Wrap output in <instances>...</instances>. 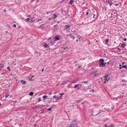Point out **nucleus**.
<instances>
[{
  "label": "nucleus",
  "mask_w": 127,
  "mask_h": 127,
  "mask_svg": "<svg viewBox=\"0 0 127 127\" xmlns=\"http://www.w3.org/2000/svg\"><path fill=\"white\" fill-rule=\"evenodd\" d=\"M1 105V103H0V105Z\"/></svg>",
  "instance_id": "obj_63"
},
{
  "label": "nucleus",
  "mask_w": 127,
  "mask_h": 127,
  "mask_svg": "<svg viewBox=\"0 0 127 127\" xmlns=\"http://www.w3.org/2000/svg\"><path fill=\"white\" fill-rule=\"evenodd\" d=\"M21 82L23 84H25V81L23 80H21Z\"/></svg>",
  "instance_id": "obj_13"
},
{
  "label": "nucleus",
  "mask_w": 127,
  "mask_h": 127,
  "mask_svg": "<svg viewBox=\"0 0 127 127\" xmlns=\"http://www.w3.org/2000/svg\"><path fill=\"white\" fill-rule=\"evenodd\" d=\"M1 67H0V70L1 69Z\"/></svg>",
  "instance_id": "obj_49"
},
{
  "label": "nucleus",
  "mask_w": 127,
  "mask_h": 127,
  "mask_svg": "<svg viewBox=\"0 0 127 127\" xmlns=\"http://www.w3.org/2000/svg\"><path fill=\"white\" fill-rule=\"evenodd\" d=\"M105 40H106L105 43L107 44L108 43V42L109 41V39H106Z\"/></svg>",
  "instance_id": "obj_19"
},
{
  "label": "nucleus",
  "mask_w": 127,
  "mask_h": 127,
  "mask_svg": "<svg viewBox=\"0 0 127 127\" xmlns=\"http://www.w3.org/2000/svg\"><path fill=\"white\" fill-rule=\"evenodd\" d=\"M119 5V4L118 3L117 4H115V5L116 6H117Z\"/></svg>",
  "instance_id": "obj_33"
},
{
  "label": "nucleus",
  "mask_w": 127,
  "mask_h": 127,
  "mask_svg": "<svg viewBox=\"0 0 127 127\" xmlns=\"http://www.w3.org/2000/svg\"><path fill=\"white\" fill-rule=\"evenodd\" d=\"M33 94V93L32 92H31L29 94V95L31 96H32Z\"/></svg>",
  "instance_id": "obj_18"
},
{
  "label": "nucleus",
  "mask_w": 127,
  "mask_h": 127,
  "mask_svg": "<svg viewBox=\"0 0 127 127\" xmlns=\"http://www.w3.org/2000/svg\"><path fill=\"white\" fill-rule=\"evenodd\" d=\"M7 69L8 70H9V71H10V67H7Z\"/></svg>",
  "instance_id": "obj_22"
},
{
  "label": "nucleus",
  "mask_w": 127,
  "mask_h": 127,
  "mask_svg": "<svg viewBox=\"0 0 127 127\" xmlns=\"http://www.w3.org/2000/svg\"><path fill=\"white\" fill-rule=\"evenodd\" d=\"M73 1L72 0H71L70 1H69V3L70 4H72V3H73Z\"/></svg>",
  "instance_id": "obj_15"
},
{
  "label": "nucleus",
  "mask_w": 127,
  "mask_h": 127,
  "mask_svg": "<svg viewBox=\"0 0 127 127\" xmlns=\"http://www.w3.org/2000/svg\"><path fill=\"white\" fill-rule=\"evenodd\" d=\"M70 37L73 40L74 39H75V37L71 35H70Z\"/></svg>",
  "instance_id": "obj_10"
},
{
  "label": "nucleus",
  "mask_w": 127,
  "mask_h": 127,
  "mask_svg": "<svg viewBox=\"0 0 127 127\" xmlns=\"http://www.w3.org/2000/svg\"><path fill=\"white\" fill-rule=\"evenodd\" d=\"M47 97V96H46V95H44L42 97V98H46Z\"/></svg>",
  "instance_id": "obj_20"
},
{
  "label": "nucleus",
  "mask_w": 127,
  "mask_h": 127,
  "mask_svg": "<svg viewBox=\"0 0 127 127\" xmlns=\"http://www.w3.org/2000/svg\"><path fill=\"white\" fill-rule=\"evenodd\" d=\"M53 19L54 20L55 18L57 17V15L56 13H54L53 15Z\"/></svg>",
  "instance_id": "obj_8"
},
{
  "label": "nucleus",
  "mask_w": 127,
  "mask_h": 127,
  "mask_svg": "<svg viewBox=\"0 0 127 127\" xmlns=\"http://www.w3.org/2000/svg\"><path fill=\"white\" fill-rule=\"evenodd\" d=\"M126 45L125 44H122L121 45V47L122 48L126 46Z\"/></svg>",
  "instance_id": "obj_11"
},
{
  "label": "nucleus",
  "mask_w": 127,
  "mask_h": 127,
  "mask_svg": "<svg viewBox=\"0 0 127 127\" xmlns=\"http://www.w3.org/2000/svg\"><path fill=\"white\" fill-rule=\"evenodd\" d=\"M77 80H75L71 82L73 84H74L77 82Z\"/></svg>",
  "instance_id": "obj_12"
},
{
  "label": "nucleus",
  "mask_w": 127,
  "mask_h": 127,
  "mask_svg": "<svg viewBox=\"0 0 127 127\" xmlns=\"http://www.w3.org/2000/svg\"><path fill=\"white\" fill-rule=\"evenodd\" d=\"M57 93V92H55L54 93V94H56Z\"/></svg>",
  "instance_id": "obj_47"
},
{
  "label": "nucleus",
  "mask_w": 127,
  "mask_h": 127,
  "mask_svg": "<svg viewBox=\"0 0 127 127\" xmlns=\"http://www.w3.org/2000/svg\"><path fill=\"white\" fill-rule=\"evenodd\" d=\"M122 67H119V68L120 69H121L122 68Z\"/></svg>",
  "instance_id": "obj_45"
},
{
  "label": "nucleus",
  "mask_w": 127,
  "mask_h": 127,
  "mask_svg": "<svg viewBox=\"0 0 127 127\" xmlns=\"http://www.w3.org/2000/svg\"><path fill=\"white\" fill-rule=\"evenodd\" d=\"M112 2H111L110 1L109 3V5L110 6H111L112 5V4H111V3Z\"/></svg>",
  "instance_id": "obj_27"
},
{
  "label": "nucleus",
  "mask_w": 127,
  "mask_h": 127,
  "mask_svg": "<svg viewBox=\"0 0 127 127\" xmlns=\"http://www.w3.org/2000/svg\"><path fill=\"white\" fill-rule=\"evenodd\" d=\"M89 13V12H86V14L87 15H88V14Z\"/></svg>",
  "instance_id": "obj_39"
},
{
  "label": "nucleus",
  "mask_w": 127,
  "mask_h": 127,
  "mask_svg": "<svg viewBox=\"0 0 127 127\" xmlns=\"http://www.w3.org/2000/svg\"><path fill=\"white\" fill-rule=\"evenodd\" d=\"M9 94H7L5 95V96L6 98H7L9 96Z\"/></svg>",
  "instance_id": "obj_17"
},
{
  "label": "nucleus",
  "mask_w": 127,
  "mask_h": 127,
  "mask_svg": "<svg viewBox=\"0 0 127 127\" xmlns=\"http://www.w3.org/2000/svg\"><path fill=\"white\" fill-rule=\"evenodd\" d=\"M81 67V66H78V68H80Z\"/></svg>",
  "instance_id": "obj_42"
},
{
  "label": "nucleus",
  "mask_w": 127,
  "mask_h": 127,
  "mask_svg": "<svg viewBox=\"0 0 127 127\" xmlns=\"http://www.w3.org/2000/svg\"><path fill=\"white\" fill-rule=\"evenodd\" d=\"M60 36H59L58 35H57L53 39V40H54L55 41L59 40L60 39Z\"/></svg>",
  "instance_id": "obj_3"
},
{
  "label": "nucleus",
  "mask_w": 127,
  "mask_h": 127,
  "mask_svg": "<svg viewBox=\"0 0 127 127\" xmlns=\"http://www.w3.org/2000/svg\"><path fill=\"white\" fill-rule=\"evenodd\" d=\"M30 20V19L29 18H28L26 19L27 21H28Z\"/></svg>",
  "instance_id": "obj_25"
},
{
  "label": "nucleus",
  "mask_w": 127,
  "mask_h": 127,
  "mask_svg": "<svg viewBox=\"0 0 127 127\" xmlns=\"http://www.w3.org/2000/svg\"><path fill=\"white\" fill-rule=\"evenodd\" d=\"M13 26L15 27H16V24H14Z\"/></svg>",
  "instance_id": "obj_35"
},
{
  "label": "nucleus",
  "mask_w": 127,
  "mask_h": 127,
  "mask_svg": "<svg viewBox=\"0 0 127 127\" xmlns=\"http://www.w3.org/2000/svg\"><path fill=\"white\" fill-rule=\"evenodd\" d=\"M50 11H48L47 12V13H46V14H49V13H50Z\"/></svg>",
  "instance_id": "obj_26"
},
{
  "label": "nucleus",
  "mask_w": 127,
  "mask_h": 127,
  "mask_svg": "<svg viewBox=\"0 0 127 127\" xmlns=\"http://www.w3.org/2000/svg\"><path fill=\"white\" fill-rule=\"evenodd\" d=\"M50 38V37L49 39H48V40H49Z\"/></svg>",
  "instance_id": "obj_55"
},
{
  "label": "nucleus",
  "mask_w": 127,
  "mask_h": 127,
  "mask_svg": "<svg viewBox=\"0 0 127 127\" xmlns=\"http://www.w3.org/2000/svg\"><path fill=\"white\" fill-rule=\"evenodd\" d=\"M118 49L119 50V51H121V50L120 49V48H118Z\"/></svg>",
  "instance_id": "obj_40"
},
{
  "label": "nucleus",
  "mask_w": 127,
  "mask_h": 127,
  "mask_svg": "<svg viewBox=\"0 0 127 127\" xmlns=\"http://www.w3.org/2000/svg\"><path fill=\"white\" fill-rule=\"evenodd\" d=\"M105 2H110L109 1V0H106V1Z\"/></svg>",
  "instance_id": "obj_29"
},
{
  "label": "nucleus",
  "mask_w": 127,
  "mask_h": 127,
  "mask_svg": "<svg viewBox=\"0 0 127 127\" xmlns=\"http://www.w3.org/2000/svg\"><path fill=\"white\" fill-rule=\"evenodd\" d=\"M122 66V65H121V64H120V65H119V66Z\"/></svg>",
  "instance_id": "obj_52"
},
{
  "label": "nucleus",
  "mask_w": 127,
  "mask_h": 127,
  "mask_svg": "<svg viewBox=\"0 0 127 127\" xmlns=\"http://www.w3.org/2000/svg\"><path fill=\"white\" fill-rule=\"evenodd\" d=\"M92 91L93 92H94V90H92Z\"/></svg>",
  "instance_id": "obj_53"
},
{
  "label": "nucleus",
  "mask_w": 127,
  "mask_h": 127,
  "mask_svg": "<svg viewBox=\"0 0 127 127\" xmlns=\"http://www.w3.org/2000/svg\"><path fill=\"white\" fill-rule=\"evenodd\" d=\"M55 41L54 40H53V39L52 40H51L50 41V43H51L52 45H53L55 43Z\"/></svg>",
  "instance_id": "obj_6"
},
{
  "label": "nucleus",
  "mask_w": 127,
  "mask_h": 127,
  "mask_svg": "<svg viewBox=\"0 0 127 127\" xmlns=\"http://www.w3.org/2000/svg\"><path fill=\"white\" fill-rule=\"evenodd\" d=\"M58 97L57 96V95H55L53 96V98H58Z\"/></svg>",
  "instance_id": "obj_16"
},
{
  "label": "nucleus",
  "mask_w": 127,
  "mask_h": 127,
  "mask_svg": "<svg viewBox=\"0 0 127 127\" xmlns=\"http://www.w3.org/2000/svg\"><path fill=\"white\" fill-rule=\"evenodd\" d=\"M125 104H126V102H125Z\"/></svg>",
  "instance_id": "obj_57"
},
{
  "label": "nucleus",
  "mask_w": 127,
  "mask_h": 127,
  "mask_svg": "<svg viewBox=\"0 0 127 127\" xmlns=\"http://www.w3.org/2000/svg\"><path fill=\"white\" fill-rule=\"evenodd\" d=\"M122 68H127V66L126 65H123L122 66Z\"/></svg>",
  "instance_id": "obj_14"
},
{
  "label": "nucleus",
  "mask_w": 127,
  "mask_h": 127,
  "mask_svg": "<svg viewBox=\"0 0 127 127\" xmlns=\"http://www.w3.org/2000/svg\"><path fill=\"white\" fill-rule=\"evenodd\" d=\"M15 102H17L16 101H15Z\"/></svg>",
  "instance_id": "obj_61"
},
{
  "label": "nucleus",
  "mask_w": 127,
  "mask_h": 127,
  "mask_svg": "<svg viewBox=\"0 0 127 127\" xmlns=\"http://www.w3.org/2000/svg\"><path fill=\"white\" fill-rule=\"evenodd\" d=\"M71 35V34H67L66 35V36H69L70 37V35Z\"/></svg>",
  "instance_id": "obj_31"
},
{
  "label": "nucleus",
  "mask_w": 127,
  "mask_h": 127,
  "mask_svg": "<svg viewBox=\"0 0 127 127\" xmlns=\"http://www.w3.org/2000/svg\"><path fill=\"white\" fill-rule=\"evenodd\" d=\"M28 16L29 17H30V15H28Z\"/></svg>",
  "instance_id": "obj_50"
},
{
  "label": "nucleus",
  "mask_w": 127,
  "mask_h": 127,
  "mask_svg": "<svg viewBox=\"0 0 127 127\" xmlns=\"http://www.w3.org/2000/svg\"><path fill=\"white\" fill-rule=\"evenodd\" d=\"M99 61V66L101 67L102 66L104 67L105 66L106 63H103L104 60L103 59H100Z\"/></svg>",
  "instance_id": "obj_1"
},
{
  "label": "nucleus",
  "mask_w": 127,
  "mask_h": 127,
  "mask_svg": "<svg viewBox=\"0 0 127 127\" xmlns=\"http://www.w3.org/2000/svg\"><path fill=\"white\" fill-rule=\"evenodd\" d=\"M41 111V113H43L44 112H43V111L42 110L41 111Z\"/></svg>",
  "instance_id": "obj_44"
},
{
  "label": "nucleus",
  "mask_w": 127,
  "mask_h": 127,
  "mask_svg": "<svg viewBox=\"0 0 127 127\" xmlns=\"http://www.w3.org/2000/svg\"><path fill=\"white\" fill-rule=\"evenodd\" d=\"M76 120H75L73 121V122H76Z\"/></svg>",
  "instance_id": "obj_37"
},
{
  "label": "nucleus",
  "mask_w": 127,
  "mask_h": 127,
  "mask_svg": "<svg viewBox=\"0 0 127 127\" xmlns=\"http://www.w3.org/2000/svg\"><path fill=\"white\" fill-rule=\"evenodd\" d=\"M65 28L64 29V30H66L68 29L70 27V26L68 25H65Z\"/></svg>",
  "instance_id": "obj_7"
},
{
  "label": "nucleus",
  "mask_w": 127,
  "mask_h": 127,
  "mask_svg": "<svg viewBox=\"0 0 127 127\" xmlns=\"http://www.w3.org/2000/svg\"><path fill=\"white\" fill-rule=\"evenodd\" d=\"M3 66H3V64L2 65H1V66H0V67H1V68H2V67H3Z\"/></svg>",
  "instance_id": "obj_38"
},
{
  "label": "nucleus",
  "mask_w": 127,
  "mask_h": 127,
  "mask_svg": "<svg viewBox=\"0 0 127 127\" xmlns=\"http://www.w3.org/2000/svg\"><path fill=\"white\" fill-rule=\"evenodd\" d=\"M91 73V74H94V73Z\"/></svg>",
  "instance_id": "obj_51"
},
{
  "label": "nucleus",
  "mask_w": 127,
  "mask_h": 127,
  "mask_svg": "<svg viewBox=\"0 0 127 127\" xmlns=\"http://www.w3.org/2000/svg\"><path fill=\"white\" fill-rule=\"evenodd\" d=\"M44 46L45 47H48L49 48V45H47V44L46 43L44 45Z\"/></svg>",
  "instance_id": "obj_9"
},
{
  "label": "nucleus",
  "mask_w": 127,
  "mask_h": 127,
  "mask_svg": "<svg viewBox=\"0 0 127 127\" xmlns=\"http://www.w3.org/2000/svg\"><path fill=\"white\" fill-rule=\"evenodd\" d=\"M57 26V25H55L54 26Z\"/></svg>",
  "instance_id": "obj_59"
},
{
  "label": "nucleus",
  "mask_w": 127,
  "mask_h": 127,
  "mask_svg": "<svg viewBox=\"0 0 127 127\" xmlns=\"http://www.w3.org/2000/svg\"><path fill=\"white\" fill-rule=\"evenodd\" d=\"M82 82L83 83H84L85 84H86L88 82V81H86V82L83 81Z\"/></svg>",
  "instance_id": "obj_28"
},
{
  "label": "nucleus",
  "mask_w": 127,
  "mask_h": 127,
  "mask_svg": "<svg viewBox=\"0 0 127 127\" xmlns=\"http://www.w3.org/2000/svg\"><path fill=\"white\" fill-rule=\"evenodd\" d=\"M59 22H59V21H58V22H57V23H59Z\"/></svg>",
  "instance_id": "obj_56"
},
{
  "label": "nucleus",
  "mask_w": 127,
  "mask_h": 127,
  "mask_svg": "<svg viewBox=\"0 0 127 127\" xmlns=\"http://www.w3.org/2000/svg\"><path fill=\"white\" fill-rule=\"evenodd\" d=\"M52 17H51V18H49V19H48V20H50L51 19H52Z\"/></svg>",
  "instance_id": "obj_34"
},
{
  "label": "nucleus",
  "mask_w": 127,
  "mask_h": 127,
  "mask_svg": "<svg viewBox=\"0 0 127 127\" xmlns=\"http://www.w3.org/2000/svg\"><path fill=\"white\" fill-rule=\"evenodd\" d=\"M76 41L77 42H78V39H77V40H76Z\"/></svg>",
  "instance_id": "obj_48"
},
{
  "label": "nucleus",
  "mask_w": 127,
  "mask_h": 127,
  "mask_svg": "<svg viewBox=\"0 0 127 127\" xmlns=\"http://www.w3.org/2000/svg\"><path fill=\"white\" fill-rule=\"evenodd\" d=\"M97 75H98L97 74H95L94 75V76H97Z\"/></svg>",
  "instance_id": "obj_32"
},
{
  "label": "nucleus",
  "mask_w": 127,
  "mask_h": 127,
  "mask_svg": "<svg viewBox=\"0 0 127 127\" xmlns=\"http://www.w3.org/2000/svg\"><path fill=\"white\" fill-rule=\"evenodd\" d=\"M103 78L105 80L104 83H107L108 81V80L109 79V75H108V73L106 74Z\"/></svg>",
  "instance_id": "obj_2"
},
{
  "label": "nucleus",
  "mask_w": 127,
  "mask_h": 127,
  "mask_svg": "<svg viewBox=\"0 0 127 127\" xmlns=\"http://www.w3.org/2000/svg\"><path fill=\"white\" fill-rule=\"evenodd\" d=\"M59 94L61 96H62L64 95V93H62L61 94Z\"/></svg>",
  "instance_id": "obj_23"
},
{
  "label": "nucleus",
  "mask_w": 127,
  "mask_h": 127,
  "mask_svg": "<svg viewBox=\"0 0 127 127\" xmlns=\"http://www.w3.org/2000/svg\"><path fill=\"white\" fill-rule=\"evenodd\" d=\"M43 71H44V69L43 68L42 69V72Z\"/></svg>",
  "instance_id": "obj_46"
},
{
  "label": "nucleus",
  "mask_w": 127,
  "mask_h": 127,
  "mask_svg": "<svg viewBox=\"0 0 127 127\" xmlns=\"http://www.w3.org/2000/svg\"><path fill=\"white\" fill-rule=\"evenodd\" d=\"M92 116H93V114H92Z\"/></svg>",
  "instance_id": "obj_62"
},
{
  "label": "nucleus",
  "mask_w": 127,
  "mask_h": 127,
  "mask_svg": "<svg viewBox=\"0 0 127 127\" xmlns=\"http://www.w3.org/2000/svg\"><path fill=\"white\" fill-rule=\"evenodd\" d=\"M72 127H78L76 125H74L72 126Z\"/></svg>",
  "instance_id": "obj_21"
},
{
  "label": "nucleus",
  "mask_w": 127,
  "mask_h": 127,
  "mask_svg": "<svg viewBox=\"0 0 127 127\" xmlns=\"http://www.w3.org/2000/svg\"><path fill=\"white\" fill-rule=\"evenodd\" d=\"M51 110H52V109H51V108H49L47 110H49V111H51Z\"/></svg>",
  "instance_id": "obj_24"
},
{
  "label": "nucleus",
  "mask_w": 127,
  "mask_h": 127,
  "mask_svg": "<svg viewBox=\"0 0 127 127\" xmlns=\"http://www.w3.org/2000/svg\"><path fill=\"white\" fill-rule=\"evenodd\" d=\"M110 127H111V126L112 127V125H110Z\"/></svg>",
  "instance_id": "obj_54"
},
{
  "label": "nucleus",
  "mask_w": 127,
  "mask_h": 127,
  "mask_svg": "<svg viewBox=\"0 0 127 127\" xmlns=\"http://www.w3.org/2000/svg\"><path fill=\"white\" fill-rule=\"evenodd\" d=\"M79 84H76L74 85L73 87V88L74 89L77 88V89L79 90L80 89V88L79 87Z\"/></svg>",
  "instance_id": "obj_4"
},
{
  "label": "nucleus",
  "mask_w": 127,
  "mask_h": 127,
  "mask_svg": "<svg viewBox=\"0 0 127 127\" xmlns=\"http://www.w3.org/2000/svg\"><path fill=\"white\" fill-rule=\"evenodd\" d=\"M124 63H125V62H123V63H122V64H123V65L124 64Z\"/></svg>",
  "instance_id": "obj_43"
},
{
  "label": "nucleus",
  "mask_w": 127,
  "mask_h": 127,
  "mask_svg": "<svg viewBox=\"0 0 127 127\" xmlns=\"http://www.w3.org/2000/svg\"><path fill=\"white\" fill-rule=\"evenodd\" d=\"M75 122H73L72 124H70L69 125V127H72V126L74 125H76L77 124L76 123H74Z\"/></svg>",
  "instance_id": "obj_5"
},
{
  "label": "nucleus",
  "mask_w": 127,
  "mask_h": 127,
  "mask_svg": "<svg viewBox=\"0 0 127 127\" xmlns=\"http://www.w3.org/2000/svg\"><path fill=\"white\" fill-rule=\"evenodd\" d=\"M62 96H61H61H60V98H61V97H62Z\"/></svg>",
  "instance_id": "obj_60"
},
{
  "label": "nucleus",
  "mask_w": 127,
  "mask_h": 127,
  "mask_svg": "<svg viewBox=\"0 0 127 127\" xmlns=\"http://www.w3.org/2000/svg\"><path fill=\"white\" fill-rule=\"evenodd\" d=\"M41 20V19H38V20H37V22H39L40 20Z\"/></svg>",
  "instance_id": "obj_36"
},
{
  "label": "nucleus",
  "mask_w": 127,
  "mask_h": 127,
  "mask_svg": "<svg viewBox=\"0 0 127 127\" xmlns=\"http://www.w3.org/2000/svg\"><path fill=\"white\" fill-rule=\"evenodd\" d=\"M124 41H126L127 40V39L126 38H123Z\"/></svg>",
  "instance_id": "obj_30"
},
{
  "label": "nucleus",
  "mask_w": 127,
  "mask_h": 127,
  "mask_svg": "<svg viewBox=\"0 0 127 127\" xmlns=\"http://www.w3.org/2000/svg\"><path fill=\"white\" fill-rule=\"evenodd\" d=\"M95 14H94V15H93V16H94L93 17V18H95Z\"/></svg>",
  "instance_id": "obj_41"
},
{
  "label": "nucleus",
  "mask_w": 127,
  "mask_h": 127,
  "mask_svg": "<svg viewBox=\"0 0 127 127\" xmlns=\"http://www.w3.org/2000/svg\"><path fill=\"white\" fill-rule=\"evenodd\" d=\"M80 86H82V85L81 84H80Z\"/></svg>",
  "instance_id": "obj_58"
},
{
  "label": "nucleus",
  "mask_w": 127,
  "mask_h": 127,
  "mask_svg": "<svg viewBox=\"0 0 127 127\" xmlns=\"http://www.w3.org/2000/svg\"><path fill=\"white\" fill-rule=\"evenodd\" d=\"M107 127L106 126V127Z\"/></svg>",
  "instance_id": "obj_64"
}]
</instances>
